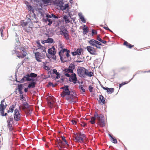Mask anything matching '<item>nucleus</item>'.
<instances>
[{"label":"nucleus","mask_w":150,"mask_h":150,"mask_svg":"<svg viewBox=\"0 0 150 150\" xmlns=\"http://www.w3.org/2000/svg\"><path fill=\"white\" fill-rule=\"evenodd\" d=\"M99 99V102L100 103H102L103 104H105V98L102 95H100Z\"/></svg>","instance_id":"nucleus-20"},{"label":"nucleus","mask_w":150,"mask_h":150,"mask_svg":"<svg viewBox=\"0 0 150 150\" xmlns=\"http://www.w3.org/2000/svg\"><path fill=\"white\" fill-rule=\"evenodd\" d=\"M56 75L57 76L56 79H58L60 78L61 74L59 73L58 72L57 74H56Z\"/></svg>","instance_id":"nucleus-43"},{"label":"nucleus","mask_w":150,"mask_h":150,"mask_svg":"<svg viewBox=\"0 0 150 150\" xmlns=\"http://www.w3.org/2000/svg\"><path fill=\"white\" fill-rule=\"evenodd\" d=\"M70 70L68 68H65L62 70V72L65 76L67 77H70V75L69 73H70L72 74L74 73Z\"/></svg>","instance_id":"nucleus-14"},{"label":"nucleus","mask_w":150,"mask_h":150,"mask_svg":"<svg viewBox=\"0 0 150 150\" xmlns=\"http://www.w3.org/2000/svg\"><path fill=\"white\" fill-rule=\"evenodd\" d=\"M69 7V5L68 4H66L64 6L62 7V9L65 10Z\"/></svg>","instance_id":"nucleus-44"},{"label":"nucleus","mask_w":150,"mask_h":150,"mask_svg":"<svg viewBox=\"0 0 150 150\" xmlns=\"http://www.w3.org/2000/svg\"><path fill=\"white\" fill-rule=\"evenodd\" d=\"M18 91L22 90L23 88V85L22 84L18 85Z\"/></svg>","instance_id":"nucleus-41"},{"label":"nucleus","mask_w":150,"mask_h":150,"mask_svg":"<svg viewBox=\"0 0 150 150\" xmlns=\"http://www.w3.org/2000/svg\"><path fill=\"white\" fill-rule=\"evenodd\" d=\"M83 33L84 34H86L88 32V29L87 27L85 25H84L83 28Z\"/></svg>","instance_id":"nucleus-25"},{"label":"nucleus","mask_w":150,"mask_h":150,"mask_svg":"<svg viewBox=\"0 0 150 150\" xmlns=\"http://www.w3.org/2000/svg\"><path fill=\"white\" fill-rule=\"evenodd\" d=\"M32 80L31 81H32L30 82L28 85V88H34L35 87L36 82L34 81L35 79L33 78H31Z\"/></svg>","instance_id":"nucleus-17"},{"label":"nucleus","mask_w":150,"mask_h":150,"mask_svg":"<svg viewBox=\"0 0 150 150\" xmlns=\"http://www.w3.org/2000/svg\"><path fill=\"white\" fill-rule=\"evenodd\" d=\"M28 8V10L30 11H31L33 13L34 17L36 16L35 14L34 13V10L33 7L30 5H27Z\"/></svg>","instance_id":"nucleus-23"},{"label":"nucleus","mask_w":150,"mask_h":150,"mask_svg":"<svg viewBox=\"0 0 150 150\" xmlns=\"http://www.w3.org/2000/svg\"><path fill=\"white\" fill-rule=\"evenodd\" d=\"M21 114L19 112L18 109H16L14 110V119L16 121H18L20 120Z\"/></svg>","instance_id":"nucleus-9"},{"label":"nucleus","mask_w":150,"mask_h":150,"mask_svg":"<svg viewBox=\"0 0 150 150\" xmlns=\"http://www.w3.org/2000/svg\"><path fill=\"white\" fill-rule=\"evenodd\" d=\"M70 94H69V95H69L70 97H71V99L73 100L74 98H76V97L77 95L76 93L75 94V96L73 94L72 91H71L70 90Z\"/></svg>","instance_id":"nucleus-26"},{"label":"nucleus","mask_w":150,"mask_h":150,"mask_svg":"<svg viewBox=\"0 0 150 150\" xmlns=\"http://www.w3.org/2000/svg\"><path fill=\"white\" fill-rule=\"evenodd\" d=\"M28 22L27 21L23 22L21 23V25L23 27H24L27 25Z\"/></svg>","instance_id":"nucleus-38"},{"label":"nucleus","mask_w":150,"mask_h":150,"mask_svg":"<svg viewBox=\"0 0 150 150\" xmlns=\"http://www.w3.org/2000/svg\"><path fill=\"white\" fill-rule=\"evenodd\" d=\"M62 140L64 141L67 145H68V142L65 139V138L64 136H62L61 137Z\"/></svg>","instance_id":"nucleus-40"},{"label":"nucleus","mask_w":150,"mask_h":150,"mask_svg":"<svg viewBox=\"0 0 150 150\" xmlns=\"http://www.w3.org/2000/svg\"><path fill=\"white\" fill-rule=\"evenodd\" d=\"M101 86L102 88L104 90L107 91H107L108 90V87H105L104 86H103L102 85H101Z\"/></svg>","instance_id":"nucleus-55"},{"label":"nucleus","mask_w":150,"mask_h":150,"mask_svg":"<svg viewBox=\"0 0 150 150\" xmlns=\"http://www.w3.org/2000/svg\"><path fill=\"white\" fill-rule=\"evenodd\" d=\"M133 79V78H132L131 79L129 80V81L127 82H122L123 83V84H124V85L126 84L127 83H128L129 82L132 80Z\"/></svg>","instance_id":"nucleus-58"},{"label":"nucleus","mask_w":150,"mask_h":150,"mask_svg":"<svg viewBox=\"0 0 150 150\" xmlns=\"http://www.w3.org/2000/svg\"><path fill=\"white\" fill-rule=\"evenodd\" d=\"M97 40L99 41L100 42L101 41L102 39L100 38L99 36H98L97 38Z\"/></svg>","instance_id":"nucleus-62"},{"label":"nucleus","mask_w":150,"mask_h":150,"mask_svg":"<svg viewBox=\"0 0 150 150\" xmlns=\"http://www.w3.org/2000/svg\"><path fill=\"white\" fill-rule=\"evenodd\" d=\"M71 54L73 56H75L77 55L75 51L74 52H72Z\"/></svg>","instance_id":"nucleus-64"},{"label":"nucleus","mask_w":150,"mask_h":150,"mask_svg":"<svg viewBox=\"0 0 150 150\" xmlns=\"http://www.w3.org/2000/svg\"><path fill=\"white\" fill-rule=\"evenodd\" d=\"M46 52H37L35 53V58L37 61L38 62H41V59L44 58L45 57Z\"/></svg>","instance_id":"nucleus-4"},{"label":"nucleus","mask_w":150,"mask_h":150,"mask_svg":"<svg viewBox=\"0 0 150 150\" xmlns=\"http://www.w3.org/2000/svg\"><path fill=\"white\" fill-rule=\"evenodd\" d=\"M75 65L74 64H71L69 66L68 68L71 69V71L73 72V70L75 69Z\"/></svg>","instance_id":"nucleus-28"},{"label":"nucleus","mask_w":150,"mask_h":150,"mask_svg":"<svg viewBox=\"0 0 150 150\" xmlns=\"http://www.w3.org/2000/svg\"><path fill=\"white\" fill-rule=\"evenodd\" d=\"M60 32L62 33L61 35L64 36L66 40H68L69 39V35L68 34V31L67 29H64L63 30H61Z\"/></svg>","instance_id":"nucleus-11"},{"label":"nucleus","mask_w":150,"mask_h":150,"mask_svg":"<svg viewBox=\"0 0 150 150\" xmlns=\"http://www.w3.org/2000/svg\"><path fill=\"white\" fill-rule=\"evenodd\" d=\"M47 103H48V104L49 105H50V106H52L53 103H52V102L50 100H48Z\"/></svg>","instance_id":"nucleus-49"},{"label":"nucleus","mask_w":150,"mask_h":150,"mask_svg":"<svg viewBox=\"0 0 150 150\" xmlns=\"http://www.w3.org/2000/svg\"><path fill=\"white\" fill-rule=\"evenodd\" d=\"M52 17L54 18L57 19L58 18V17L55 16L54 14L52 13L51 14Z\"/></svg>","instance_id":"nucleus-51"},{"label":"nucleus","mask_w":150,"mask_h":150,"mask_svg":"<svg viewBox=\"0 0 150 150\" xmlns=\"http://www.w3.org/2000/svg\"><path fill=\"white\" fill-rule=\"evenodd\" d=\"M97 119L98 121V124L101 127H103L105 126L104 116L102 114L98 115L96 112L94 116L92 117L90 121L91 124H94L95 123V120Z\"/></svg>","instance_id":"nucleus-1"},{"label":"nucleus","mask_w":150,"mask_h":150,"mask_svg":"<svg viewBox=\"0 0 150 150\" xmlns=\"http://www.w3.org/2000/svg\"><path fill=\"white\" fill-rule=\"evenodd\" d=\"M96 45H98V46H100V45H101L102 44L101 42H98V41H97Z\"/></svg>","instance_id":"nucleus-57"},{"label":"nucleus","mask_w":150,"mask_h":150,"mask_svg":"<svg viewBox=\"0 0 150 150\" xmlns=\"http://www.w3.org/2000/svg\"><path fill=\"white\" fill-rule=\"evenodd\" d=\"M77 55H80L81 54V50L79 49H78L77 50L75 51Z\"/></svg>","instance_id":"nucleus-37"},{"label":"nucleus","mask_w":150,"mask_h":150,"mask_svg":"<svg viewBox=\"0 0 150 150\" xmlns=\"http://www.w3.org/2000/svg\"><path fill=\"white\" fill-rule=\"evenodd\" d=\"M97 33V31L94 30H92V35H93Z\"/></svg>","instance_id":"nucleus-45"},{"label":"nucleus","mask_w":150,"mask_h":150,"mask_svg":"<svg viewBox=\"0 0 150 150\" xmlns=\"http://www.w3.org/2000/svg\"><path fill=\"white\" fill-rule=\"evenodd\" d=\"M67 96L66 97V100H68L70 99H71V97L69 95H67Z\"/></svg>","instance_id":"nucleus-56"},{"label":"nucleus","mask_w":150,"mask_h":150,"mask_svg":"<svg viewBox=\"0 0 150 150\" xmlns=\"http://www.w3.org/2000/svg\"><path fill=\"white\" fill-rule=\"evenodd\" d=\"M48 52L51 55H55L56 54L55 49L54 46L52 48H49L48 50Z\"/></svg>","instance_id":"nucleus-16"},{"label":"nucleus","mask_w":150,"mask_h":150,"mask_svg":"<svg viewBox=\"0 0 150 150\" xmlns=\"http://www.w3.org/2000/svg\"><path fill=\"white\" fill-rule=\"evenodd\" d=\"M30 107V105L27 102H24L22 105H20L19 107V109L21 110L22 109L24 110L27 109H28Z\"/></svg>","instance_id":"nucleus-12"},{"label":"nucleus","mask_w":150,"mask_h":150,"mask_svg":"<svg viewBox=\"0 0 150 150\" xmlns=\"http://www.w3.org/2000/svg\"><path fill=\"white\" fill-rule=\"evenodd\" d=\"M86 49L91 54L94 55H97L96 51L97 49L91 46H87Z\"/></svg>","instance_id":"nucleus-8"},{"label":"nucleus","mask_w":150,"mask_h":150,"mask_svg":"<svg viewBox=\"0 0 150 150\" xmlns=\"http://www.w3.org/2000/svg\"><path fill=\"white\" fill-rule=\"evenodd\" d=\"M52 58L54 60H56V57L55 55H52Z\"/></svg>","instance_id":"nucleus-60"},{"label":"nucleus","mask_w":150,"mask_h":150,"mask_svg":"<svg viewBox=\"0 0 150 150\" xmlns=\"http://www.w3.org/2000/svg\"><path fill=\"white\" fill-rule=\"evenodd\" d=\"M86 137L84 134H82L81 132L76 133L75 135V142L82 143L83 142V138Z\"/></svg>","instance_id":"nucleus-5"},{"label":"nucleus","mask_w":150,"mask_h":150,"mask_svg":"<svg viewBox=\"0 0 150 150\" xmlns=\"http://www.w3.org/2000/svg\"><path fill=\"white\" fill-rule=\"evenodd\" d=\"M93 88L91 86H89L88 88H89V90L90 92H92V90L93 89Z\"/></svg>","instance_id":"nucleus-48"},{"label":"nucleus","mask_w":150,"mask_h":150,"mask_svg":"<svg viewBox=\"0 0 150 150\" xmlns=\"http://www.w3.org/2000/svg\"><path fill=\"white\" fill-rule=\"evenodd\" d=\"M61 51H60L59 52V54L60 57V59L62 62L64 63L67 62V60H64V59H63L62 55L61 54Z\"/></svg>","instance_id":"nucleus-31"},{"label":"nucleus","mask_w":150,"mask_h":150,"mask_svg":"<svg viewBox=\"0 0 150 150\" xmlns=\"http://www.w3.org/2000/svg\"><path fill=\"white\" fill-rule=\"evenodd\" d=\"M30 79L31 78H29L27 76L26 74L25 76H23V77L21 79L20 81H16L20 83H23L26 81H30L32 80V79Z\"/></svg>","instance_id":"nucleus-15"},{"label":"nucleus","mask_w":150,"mask_h":150,"mask_svg":"<svg viewBox=\"0 0 150 150\" xmlns=\"http://www.w3.org/2000/svg\"><path fill=\"white\" fill-rule=\"evenodd\" d=\"M4 100L3 99L1 101V104H0V112L1 113V115L2 116H6L7 115V113H4V110L6 108L7 105V104L5 103V105H4Z\"/></svg>","instance_id":"nucleus-7"},{"label":"nucleus","mask_w":150,"mask_h":150,"mask_svg":"<svg viewBox=\"0 0 150 150\" xmlns=\"http://www.w3.org/2000/svg\"><path fill=\"white\" fill-rule=\"evenodd\" d=\"M69 81L71 82H73L74 84H76L77 81L76 74L74 73H73L71 76L69 77Z\"/></svg>","instance_id":"nucleus-10"},{"label":"nucleus","mask_w":150,"mask_h":150,"mask_svg":"<svg viewBox=\"0 0 150 150\" xmlns=\"http://www.w3.org/2000/svg\"><path fill=\"white\" fill-rule=\"evenodd\" d=\"M52 71L53 74H57L58 72H57V70H56V69H53V70Z\"/></svg>","instance_id":"nucleus-59"},{"label":"nucleus","mask_w":150,"mask_h":150,"mask_svg":"<svg viewBox=\"0 0 150 150\" xmlns=\"http://www.w3.org/2000/svg\"><path fill=\"white\" fill-rule=\"evenodd\" d=\"M63 2L61 1H60L56 3V5L62 8V7H63Z\"/></svg>","instance_id":"nucleus-29"},{"label":"nucleus","mask_w":150,"mask_h":150,"mask_svg":"<svg viewBox=\"0 0 150 150\" xmlns=\"http://www.w3.org/2000/svg\"><path fill=\"white\" fill-rule=\"evenodd\" d=\"M61 89H63V91L61 94V96L62 98L65 97L67 95L70 94V90L69 88V86L65 85L64 86L60 88Z\"/></svg>","instance_id":"nucleus-6"},{"label":"nucleus","mask_w":150,"mask_h":150,"mask_svg":"<svg viewBox=\"0 0 150 150\" xmlns=\"http://www.w3.org/2000/svg\"><path fill=\"white\" fill-rule=\"evenodd\" d=\"M24 99H25V98L23 97V95H22L21 96V97L20 98L21 100L23 101L24 100Z\"/></svg>","instance_id":"nucleus-53"},{"label":"nucleus","mask_w":150,"mask_h":150,"mask_svg":"<svg viewBox=\"0 0 150 150\" xmlns=\"http://www.w3.org/2000/svg\"><path fill=\"white\" fill-rule=\"evenodd\" d=\"M114 91V89L113 88H108V91H107V93H113Z\"/></svg>","instance_id":"nucleus-33"},{"label":"nucleus","mask_w":150,"mask_h":150,"mask_svg":"<svg viewBox=\"0 0 150 150\" xmlns=\"http://www.w3.org/2000/svg\"><path fill=\"white\" fill-rule=\"evenodd\" d=\"M37 76V74L33 73H31L30 74H27V76L29 78H35Z\"/></svg>","instance_id":"nucleus-22"},{"label":"nucleus","mask_w":150,"mask_h":150,"mask_svg":"<svg viewBox=\"0 0 150 150\" xmlns=\"http://www.w3.org/2000/svg\"><path fill=\"white\" fill-rule=\"evenodd\" d=\"M27 109V112L29 114H30L32 113V110L30 109L29 108L28 109Z\"/></svg>","instance_id":"nucleus-50"},{"label":"nucleus","mask_w":150,"mask_h":150,"mask_svg":"<svg viewBox=\"0 0 150 150\" xmlns=\"http://www.w3.org/2000/svg\"><path fill=\"white\" fill-rule=\"evenodd\" d=\"M21 50L22 55H20L19 54V52L16 50H13L12 51V53L13 54H16L18 58H23L27 54V53L26 52L25 49L23 47H21L20 48Z\"/></svg>","instance_id":"nucleus-3"},{"label":"nucleus","mask_w":150,"mask_h":150,"mask_svg":"<svg viewBox=\"0 0 150 150\" xmlns=\"http://www.w3.org/2000/svg\"><path fill=\"white\" fill-rule=\"evenodd\" d=\"M56 144H57V146L59 149V150H62V149L64 147L62 145L64 144V143L62 142L59 139L56 142Z\"/></svg>","instance_id":"nucleus-18"},{"label":"nucleus","mask_w":150,"mask_h":150,"mask_svg":"<svg viewBox=\"0 0 150 150\" xmlns=\"http://www.w3.org/2000/svg\"><path fill=\"white\" fill-rule=\"evenodd\" d=\"M63 18L65 20V23L67 24L70 21L69 19V16L67 15H64L63 16Z\"/></svg>","instance_id":"nucleus-27"},{"label":"nucleus","mask_w":150,"mask_h":150,"mask_svg":"<svg viewBox=\"0 0 150 150\" xmlns=\"http://www.w3.org/2000/svg\"><path fill=\"white\" fill-rule=\"evenodd\" d=\"M129 43L126 41L124 42V45H126L127 47H128Z\"/></svg>","instance_id":"nucleus-61"},{"label":"nucleus","mask_w":150,"mask_h":150,"mask_svg":"<svg viewBox=\"0 0 150 150\" xmlns=\"http://www.w3.org/2000/svg\"><path fill=\"white\" fill-rule=\"evenodd\" d=\"M16 43L15 44V50H16L17 49H20V48H21V47H19L20 44L19 40L16 39Z\"/></svg>","instance_id":"nucleus-24"},{"label":"nucleus","mask_w":150,"mask_h":150,"mask_svg":"<svg viewBox=\"0 0 150 150\" xmlns=\"http://www.w3.org/2000/svg\"><path fill=\"white\" fill-rule=\"evenodd\" d=\"M97 40L93 39H91L89 41L90 44L93 47H96V48L100 49L101 48L100 46H98L96 45Z\"/></svg>","instance_id":"nucleus-13"},{"label":"nucleus","mask_w":150,"mask_h":150,"mask_svg":"<svg viewBox=\"0 0 150 150\" xmlns=\"http://www.w3.org/2000/svg\"><path fill=\"white\" fill-rule=\"evenodd\" d=\"M77 73L78 76L80 77L84 78L85 76L91 77L93 75L92 72H89L88 70L83 67H80L77 69Z\"/></svg>","instance_id":"nucleus-2"},{"label":"nucleus","mask_w":150,"mask_h":150,"mask_svg":"<svg viewBox=\"0 0 150 150\" xmlns=\"http://www.w3.org/2000/svg\"><path fill=\"white\" fill-rule=\"evenodd\" d=\"M45 21H48V22H49L48 25H50L52 23V20H51V19L47 18L45 19Z\"/></svg>","instance_id":"nucleus-34"},{"label":"nucleus","mask_w":150,"mask_h":150,"mask_svg":"<svg viewBox=\"0 0 150 150\" xmlns=\"http://www.w3.org/2000/svg\"><path fill=\"white\" fill-rule=\"evenodd\" d=\"M53 39L51 38H48L47 40H45V42L48 43H52L53 42Z\"/></svg>","instance_id":"nucleus-30"},{"label":"nucleus","mask_w":150,"mask_h":150,"mask_svg":"<svg viewBox=\"0 0 150 150\" xmlns=\"http://www.w3.org/2000/svg\"><path fill=\"white\" fill-rule=\"evenodd\" d=\"M13 116H10L9 118H8V119L7 120V123H10L13 121Z\"/></svg>","instance_id":"nucleus-36"},{"label":"nucleus","mask_w":150,"mask_h":150,"mask_svg":"<svg viewBox=\"0 0 150 150\" xmlns=\"http://www.w3.org/2000/svg\"><path fill=\"white\" fill-rule=\"evenodd\" d=\"M79 88L84 93L85 92V88L83 85H80Z\"/></svg>","instance_id":"nucleus-32"},{"label":"nucleus","mask_w":150,"mask_h":150,"mask_svg":"<svg viewBox=\"0 0 150 150\" xmlns=\"http://www.w3.org/2000/svg\"><path fill=\"white\" fill-rule=\"evenodd\" d=\"M66 52H67V53L66 54V56L67 57H68L70 56V55L69 54V53L70 52V51L69 50H68Z\"/></svg>","instance_id":"nucleus-54"},{"label":"nucleus","mask_w":150,"mask_h":150,"mask_svg":"<svg viewBox=\"0 0 150 150\" xmlns=\"http://www.w3.org/2000/svg\"><path fill=\"white\" fill-rule=\"evenodd\" d=\"M8 123V126L9 128L11 129H12V124H11V123Z\"/></svg>","instance_id":"nucleus-46"},{"label":"nucleus","mask_w":150,"mask_h":150,"mask_svg":"<svg viewBox=\"0 0 150 150\" xmlns=\"http://www.w3.org/2000/svg\"><path fill=\"white\" fill-rule=\"evenodd\" d=\"M112 139V140H111V141L113 143H114V144H116V143H117V139L113 137L111 139Z\"/></svg>","instance_id":"nucleus-42"},{"label":"nucleus","mask_w":150,"mask_h":150,"mask_svg":"<svg viewBox=\"0 0 150 150\" xmlns=\"http://www.w3.org/2000/svg\"><path fill=\"white\" fill-rule=\"evenodd\" d=\"M57 83H55L54 84L51 82L48 83V86H52L53 87H54L56 85H57Z\"/></svg>","instance_id":"nucleus-39"},{"label":"nucleus","mask_w":150,"mask_h":150,"mask_svg":"<svg viewBox=\"0 0 150 150\" xmlns=\"http://www.w3.org/2000/svg\"><path fill=\"white\" fill-rule=\"evenodd\" d=\"M37 50H38L39 52H46V50L45 47L42 45L39 47L37 49Z\"/></svg>","instance_id":"nucleus-19"},{"label":"nucleus","mask_w":150,"mask_h":150,"mask_svg":"<svg viewBox=\"0 0 150 150\" xmlns=\"http://www.w3.org/2000/svg\"><path fill=\"white\" fill-rule=\"evenodd\" d=\"M134 46L133 45H132L131 44L129 43L128 47H128L129 48H131L132 47H133Z\"/></svg>","instance_id":"nucleus-52"},{"label":"nucleus","mask_w":150,"mask_h":150,"mask_svg":"<svg viewBox=\"0 0 150 150\" xmlns=\"http://www.w3.org/2000/svg\"><path fill=\"white\" fill-rule=\"evenodd\" d=\"M78 15L81 21L83 23H85L86 22V20L85 19L84 16L82 15V13H79L78 14Z\"/></svg>","instance_id":"nucleus-21"},{"label":"nucleus","mask_w":150,"mask_h":150,"mask_svg":"<svg viewBox=\"0 0 150 150\" xmlns=\"http://www.w3.org/2000/svg\"><path fill=\"white\" fill-rule=\"evenodd\" d=\"M15 105H12L9 108V110L10 111L9 112H13V110H14V108L15 107Z\"/></svg>","instance_id":"nucleus-35"},{"label":"nucleus","mask_w":150,"mask_h":150,"mask_svg":"<svg viewBox=\"0 0 150 150\" xmlns=\"http://www.w3.org/2000/svg\"><path fill=\"white\" fill-rule=\"evenodd\" d=\"M68 50H67V49L64 48L60 51H61V52H62V53H64L65 52H67Z\"/></svg>","instance_id":"nucleus-47"},{"label":"nucleus","mask_w":150,"mask_h":150,"mask_svg":"<svg viewBox=\"0 0 150 150\" xmlns=\"http://www.w3.org/2000/svg\"><path fill=\"white\" fill-rule=\"evenodd\" d=\"M71 122H72V124L75 125L76 124V121L74 120H71Z\"/></svg>","instance_id":"nucleus-63"}]
</instances>
